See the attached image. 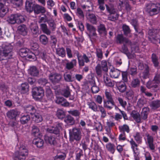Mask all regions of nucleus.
Masks as SVG:
<instances>
[{"label": "nucleus", "mask_w": 160, "mask_h": 160, "mask_svg": "<svg viewBox=\"0 0 160 160\" xmlns=\"http://www.w3.org/2000/svg\"><path fill=\"white\" fill-rule=\"evenodd\" d=\"M13 46L10 43L3 44L2 48H0V60L11 58L13 54Z\"/></svg>", "instance_id": "nucleus-1"}, {"label": "nucleus", "mask_w": 160, "mask_h": 160, "mask_svg": "<svg viewBox=\"0 0 160 160\" xmlns=\"http://www.w3.org/2000/svg\"><path fill=\"white\" fill-rule=\"evenodd\" d=\"M146 11L151 16L158 14L160 11V4L150 2L146 4Z\"/></svg>", "instance_id": "nucleus-2"}, {"label": "nucleus", "mask_w": 160, "mask_h": 160, "mask_svg": "<svg viewBox=\"0 0 160 160\" xmlns=\"http://www.w3.org/2000/svg\"><path fill=\"white\" fill-rule=\"evenodd\" d=\"M28 153L26 147L24 145H21L19 151L16 152L13 156L14 160H24Z\"/></svg>", "instance_id": "nucleus-3"}, {"label": "nucleus", "mask_w": 160, "mask_h": 160, "mask_svg": "<svg viewBox=\"0 0 160 160\" xmlns=\"http://www.w3.org/2000/svg\"><path fill=\"white\" fill-rule=\"evenodd\" d=\"M69 134L70 140L73 141L74 140L79 141L81 138V133L79 129L73 128L72 130L69 129Z\"/></svg>", "instance_id": "nucleus-4"}, {"label": "nucleus", "mask_w": 160, "mask_h": 160, "mask_svg": "<svg viewBox=\"0 0 160 160\" xmlns=\"http://www.w3.org/2000/svg\"><path fill=\"white\" fill-rule=\"evenodd\" d=\"M32 95L33 98L35 100H39L44 96V90L41 87H35L32 89Z\"/></svg>", "instance_id": "nucleus-5"}, {"label": "nucleus", "mask_w": 160, "mask_h": 160, "mask_svg": "<svg viewBox=\"0 0 160 160\" xmlns=\"http://www.w3.org/2000/svg\"><path fill=\"white\" fill-rule=\"evenodd\" d=\"M25 21L24 17L20 14L11 15L7 20L9 23L13 24L16 23H21Z\"/></svg>", "instance_id": "nucleus-6"}, {"label": "nucleus", "mask_w": 160, "mask_h": 160, "mask_svg": "<svg viewBox=\"0 0 160 160\" xmlns=\"http://www.w3.org/2000/svg\"><path fill=\"white\" fill-rule=\"evenodd\" d=\"M160 83V71L158 72L152 81H149L147 83L146 86L149 89L156 88L158 87L157 84Z\"/></svg>", "instance_id": "nucleus-7"}, {"label": "nucleus", "mask_w": 160, "mask_h": 160, "mask_svg": "<svg viewBox=\"0 0 160 160\" xmlns=\"http://www.w3.org/2000/svg\"><path fill=\"white\" fill-rule=\"evenodd\" d=\"M86 28L87 30L89 32L88 36L92 42L94 41L97 37L96 33V29L92 25L89 23H87Z\"/></svg>", "instance_id": "nucleus-8"}, {"label": "nucleus", "mask_w": 160, "mask_h": 160, "mask_svg": "<svg viewBox=\"0 0 160 160\" xmlns=\"http://www.w3.org/2000/svg\"><path fill=\"white\" fill-rule=\"evenodd\" d=\"M62 123H58L54 126H50L47 128V132L56 135H59L60 134V130L62 129Z\"/></svg>", "instance_id": "nucleus-9"}, {"label": "nucleus", "mask_w": 160, "mask_h": 160, "mask_svg": "<svg viewBox=\"0 0 160 160\" xmlns=\"http://www.w3.org/2000/svg\"><path fill=\"white\" fill-rule=\"evenodd\" d=\"M91 57V55L90 54L89 55L87 56L85 54H83L80 57H79L78 58V62L79 66H84V63H88L90 62V59Z\"/></svg>", "instance_id": "nucleus-10"}, {"label": "nucleus", "mask_w": 160, "mask_h": 160, "mask_svg": "<svg viewBox=\"0 0 160 160\" xmlns=\"http://www.w3.org/2000/svg\"><path fill=\"white\" fill-rule=\"evenodd\" d=\"M48 77L50 80L54 84L59 83L62 78L60 74L57 73H51L49 75Z\"/></svg>", "instance_id": "nucleus-11"}, {"label": "nucleus", "mask_w": 160, "mask_h": 160, "mask_svg": "<svg viewBox=\"0 0 160 160\" xmlns=\"http://www.w3.org/2000/svg\"><path fill=\"white\" fill-rule=\"evenodd\" d=\"M55 102L57 104L64 107H69L70 105L69 103L67 100L62 97H57L55 100Z\"/></svg>", "instance_id": "nucleus-12"}, {"label": "nucleus", "mask_w": 160, "mask_h": 160, "mask_svg": "<svg viewBox=\"0 0 160 160\" xmlns=\"http://www.w3.org/2000/svg\"><path fill=\"white\" fill-rule=\"evenodd\" d=\"M6 2L4 0H0V17H3L8 11V8L5 6Z\"/></svg>", "instance_id": "nucleus-13"}, {"label": "nucleus", "mask_w": 160, "mask_h": 160, "mask_svg": "<svg viewBox=\"0 0 160 160\" xmlns=\"http://www.w3.org/2000/svg\"><path fill=\"white\" fill-rule=\"evenodd\" d=\"M20 112L17 110L12 109L8 111L7 113V117L11 119L15 120L17 116Z\"/></svg>", "instance_id": "nucleus-14"}, {"label": "nucleus", "mask_w": 160, "mask_h": 160, "mask_svg": "<svg viewBox=\"0 0 160 160\" xmlns=\"http://www.w3.org/2000/svg\"><path fill=\"white\" fill-rule=\"evenodd\" d=\"M33 11L35 14H38L40 13H43L46 12L44 7L38 4L33 5Z\"/></svg>", "instance_id": "nucleus-15"}, {"label": "nucleus", "mask_w": 160, "mask_h": 160, "mask_svg": "<svg viewBox=\"0 0 160 160\" xmlns=\"http://www.w3.org/2000/svg\"><path fill=\"white\" fill-rule=\"evenodd\" d=\"M32 33L34 37L38 36L39 34V30L38 25L36 23H32L30 26Z\"/></svg>", "instance_id": "nucleus-16"}, {"label": "nucleus", "mask_w": 160, "mask_h": 160, "mask_svg": "<svg viewBox=\"0 0 160 160\" xmlns=\"http://www.w3.org/2000/svg\"><path fill=\"white\" fill-rule=\"evenodd\" d=\"M116 42L117 43L122 44L125 43L127 44L129 42V40L123 36L122 34H118L116 38Z\"/></svg>", "instance_id": "nucleus-17"}, {"label": "nucleus", "mask_w": 160, "mask_h": 160, "mask_svg": "<svg viewBox=\"0 0 160 160\" xmlns=\"http://www.w3.org/2000/svg\"><path fill=\"white\" fill-rule=\"evenodd\" d=\"M116 86L118 90L120 92L123 93L126 89V86L124 82L121 81L118 82L116 83Z\"/></svg>", "instance_id": "nucleus-18"}, {"label": "nucleus", "mask_w": 160, "mask_h": 160, "mask_svg": "<svg viewBox=\"0 0 160 160\" xmlns=\"http://www.w3.org/2000/svg\"><path fill=\"white\" fill-rule=\"evenodd\" d=\"M104 106L108 110L112 108L115 105V103L113 99L107 100L103 101Z\"/></svg>", "instance_id": "nucleus-19"}, {"label": "nucleus", "mask_w": 160, "mask_h": 160, "mask_svg": "<svg viewBox=\"0 0 160 160\" xmlns=\"http://www.w3.org/2000/svg\"><path fill=\"white\" fill-rule=\"evenodd\" d=\"M24 111L26 113L32 115L36 112L35 107L31 105H28L24 107Z\"/></svg>", "instance_id": "nucleus-20"}, {"label": "nucleus", "mask_w": 160, "mask_h": 160, "mask_svg": "<svg viewBox=\"0 0 160 160\" xmlns=\"http://www.w3.org/2000/svg\"><path fill=\"white\" fill-rule=\"evenodd\" d=\"M30 120V116L27 114H22L20 119V122L23 124L27 123Z\"/></svg>", "instance_id": "nucleus-21"}, {"label": "nucleus", "mask_w": 160, "mask_h": 160, "mask_svg": "<svg viewBox=\"0 0 160 160\" xmlns=\"http://www.w3.org/2000/svg\"><path fill=\"white\" fill-rule=\"evenodd\" d=\"M146 135L147 137V142L151 150H154L155 147L153 144V137L148 134H146Z\"/></svg>", "instance_id": "nucleus-22"}, {"label": "nucleus", "mask_w": 160, "mask_h": 160, "mask_svg": "<svg viewBox=\"0 0 160 160\" xmlns=\"http://www.w3.org/2000/svg\"><path fill=\"white\" fill-rule=\"evenodd\" d=\"M77 60L76 59H73L70 62H68L66 63L65 68L68 70H70L76 66Z\"/></svg>", "instance_id": "nucleus-23"}, {"label": "nucleus", "mask_w": 160, "mask_h": 160, "mask_svg": "<svg viewBox=\"0 0 160 160\" xmlns=\"http://www.w3.org/2000/svg\"><path fill=\"white\" fill-rule=\"evenodd\" d=\"M109 74L112 78H117L120 76V71L117 69H111L109 72Z\"/></svg>", "instance_id": "nucleus-24"}, {"label": "nucleus", "mask_w": 160, "mask_h": 160, "mask_svg": "<svg viewBox=\"0 0 160 160\" xmlns=\"http://www.w3.org/2000/svg\"><path fill=\"white\" fill-rule=\"evenodd\" d=\"M45 140L46 142H48L51 145H55L57 143V139L55 137L52 135L45 136Z\"/></svg>", "instance_id": "nucleus-25"}, {"label": "nucleus", "mask_w": 160, "mask_h": 160, "mask_svg": "<svg viewBox=\"0 0 160 160\" xmlns=\"http://www.w3.org/2000/svg\"><path fill=\"white\" fill-rule=\"evenodd\" d=\"M131 115L134 119L138 123L141 122V115L139 112L136 111H132L131 113Z\"/></svg>", "instance_id": "nucleus-26"}, {"label": "nucleus", "mask_w": 160, "mask_h": 160, "mask_svg": "<svg viewBox=\"0 0 160 160\" xmlns=\"http://www.w3.org/2000/svg\"><path fill=\"white\" fill-rule=\"evenodd\" d=\"M64 122L68 125H72L74 124L75 121L74 118L70 115L65 116L64 118Z\"/></svg>", "instance_id": "nucleus-27"}, {"label": "nucleus", "mask_w": 160, "mask_h": 160, "mask_svg": "<svg viewBox=\"0 0 160 160\" xmlns=\"http://www.w3.org/2000/svg\"><path fill=\"white\" fill-rule=\"evenodd\" d=\"M149 112V109L148 107L143 108L142 110L141 115L142 119L146 120L147 119L148 115Z\"/></svg>", "instance_id": "nucleus-28"}, {"label": "nucleus", "mask_w": 160, "mask_h": 160, "mask_svg": "<svg viewBox=\"0 0 160 160\" xmlns=\"http://www.w3.org/2000/svg\"><path fill=\"white\" fill-rule=\"evenodd\" d=\"M29 87L28 84L27 82H24L21 84L19 90L22 93H26L29 91Z\"/></svg>", "instance_id": "nucleus-29"}, {"label": "nucleus", "mask_w": 160, "mask_h": 160, "mask_svg": "<svg viewBox=\"0 0 160 160\" xmlns=\"http://www.w3.org/2000/svg\"><path fill=\"white\" fill-rule=\"evenodd\" d=\"M28 72L29 74L34 76H37L39 74V71L35 66L30 67L28 69Z\"/></svg>", "instance_id": "nucleus-30"}, {"label": "nucleus", "mask_w": 160, "mask_h": 160, "mask_svg": "<svg viewBox=\"0 0 160 160\" xmlns=\"http://www.w3.org/2000/svg\"><path fill=\"white\" fill-rule=\"evenodd\" d=\"M32 143L35 144L37 147L38 148H41L42 147L43 145V140L39 138H37L34 139L32 141Z\"/></svg>", "instance_id": "nucleus-31"}, {"label": "nucleus", "mask_w": 160, "mask_h": 160, "mask_svg": "<svg viewBox=\"0 0 160 160\" xmlns=\"http://www.w3.org/2000/svg\"><path fill=\"white\" fill-rule=\"evenodd\" d=\"M98 31L100 34H103L105 36L107 34V31L104 24H100L98 27Z\"/></svg>", "instance_id": "nucleus-32"}, {"label": "nucleus", "mask_w": 160, "mask_h": 160, "mask_svg": "<svg viewBox=\"0 0 160 160\" xmlns=\"http://www.w3.org/2000/svg\"><path fill=\"white\" fill-rule=\"evenodd\" d=\"M40 28L42 32L47 35H50L51 33L50 30L48 28L45 23H41L40 25Z\"/></svg>", "instance_id": "nucleus-33"}, {"label": "nucleus", "mask_w": 160, "mask_h": 160, "mask_svg": "<svg viewBox=\"0 0 160 160\" xmlns=\"http://www.w3.org/2000/svg\"><path fill=\"white\" fill-rule=\"evenodd\" d=\"M107 150L110 153L113 154L115 151V146L114 144L109 142L106 144Z\"/></svg>", "instance_id": "nucleus-34"}, {"label": "nucleus", "mask_w": 160, "mask_h": 160, "mask_svg": "<svg viewBox=\"0 0 160 160\" xmlns=\"http://www.w3.org/2000/svg\"><path fill=\"white\" fill-rule=\"evenodd\" d=\"M104 81L106 86L108 87H113L114 85V83L108 77V75L106 74L103 76Z\"/></svg>", "instance_id": "nucleus-35"}, {"label": "nucleus", "mask_w": 160, "mask_h": 160, "mask_svg": "<svg viewBox=\"0 0 160 160\" xmlns=\"http://www.w3.org/2000/svg\"><path fill=\"white\" fill-rule=\"evenodd\" d=\"M118 129L120 132L125 133V132H126L127 133H128L130 131L129 127L126 124L119 126Z\"/></svg>", "instance_id": "nucleus-36"}, {"label": "nucleus", "mask_w": 160, "mask_h": 160, "mask_svg": "<svg viewBox=\"0 0 160 160\" xmlns=\"http://www.w3.org/2000/svg\"><path fill=\"white\" fill-rule=\"evenodd\" d=\"M131 24L133 26L136 32L138 34H140L141 35L143 34L142 31L138 30V22L136 19H133L131 22Z\"/></svg>", "instance_id": "nucleus-37"}, {"label": "nucleus", "mask_w": 160, "mask_h": 160, "mask_svg": "<svg viewBox=\"0 0 160 160\" xmlns=\"http://www.w3.org/2000/svg\"><path fill=\"white\" fill-rule=\"evenodd\" d=\"M32 116V118L34 121L37 123L42 122V118L41 115L38 113H33Z\"/></svg>", "instance_id": "nucleus-38"}, {"label": "nucleus", "mask_w": 160, "mask_h": 160, "mask_svg": "<svg viewBox=\"0 0 160 160\" xmlns=\"http://www.w3.org/2000/svg\"><path fill=\"white\" fill-rule=\"evenodd\" d=\"M37 82L41 87H44L47 86L48 87V85H49L48 80L44 78H41L39 79Z\"/></svg>", "instance_id": "nucleus-39"}, {"label": "nucleus", "mask_w": 160, "mask_h": 160, "mask_svg": "<svg viewBox=\"0 0 160 160\" xmlns=\"http://www.w3.org/2000/svg\"><path fill=\"white\" fill-rule=\"evenodd\" d=\"M45 22H47L50 28L52 31L55 30L56 28V24L53 19H49V20H46Z\"/></svg>", "instance_id": "nucleus-40"}, {"label": "nucleus", "mask_w": 160, "mask_h": 160, "mask_svg": "<svg viewBox=\"0 0 160 160\" xmlns=\"http://www.w3.org/2000/svg\"><path fill=\"white\" fill-rule=\"evenodd\" d=\"M56 115L59 119L62 120L65 118L66 114L65 112L63 110L58 109L57 111Z\"/></svg>", "instance_id": "nucleus-41"}, {"label": "nucleus", "mask_w": 160, "mask_h": 160, "mask_svg": "<svg viewBox=\"0 0 160 160\" xmlns=\"http://www.w3.org/2000/svg\"><path fill=\"white\" fill-rule=\"evenodd\" d=\"M86 2L88 3V4H89V5H83L82 6V8L83 9L87 8L88 9L86 10L88 11H92L93 9V4L91 1L90 0H86Z\"/></svg>", "instance_id": "nucleus-42"}, {"label": "nucleus", "mask_w": 160, "mask_h": 160, "mask_svg": "<svg viewBox=\"0 0 160 160\" xmlns=\"http://www.w3.org/2000/svg\"><path fill=\"white\" fill-rule=\"evenodd\" d=\"M88 105L89 108L91 109L94 112L98 111V105H97L96 103L93 101L88 102Z\"/></svg>", "instance_id": "nucleus-43"}, {"label": "nucleus", "mask_w": 160, "mask_h": 160, "mask_svg": "<svg viewBox=\"0 0 160 160\" xmlns=\"http://www.w3.org/2000/svg\"><path fill=\"white\" fill-rule=\"evenodd\" d=\"M56 53L58 56L64 58L66 56V51L64 48H58L56 50Z\"/></svg>", "instance_id": "nucleus-44"}, {"label": "nucleus", "mask_w": 160, "mask_h": 160, "mask_svg": "<svg viewBox=\"0 0 160 160\" xmlns=\"http://www.w3.org/2000/svg\"><path fill=\"white\" fill-rule=\"evenodd\" d=\"M18 30L21 34L24 36L27 34L26 27L25 25H22L18 27Z\"/></svg>", "instance_id": "nucleus-45"}, {"label": "nucleus", "mask_w": 160, "mask_h": 160, "mask_svg": "<svg viewBox=\"0 0 160 160\" xmlns=\"http://www.w3.org/2000/svg\"><path fill=\"white\" fill-rule=\"evenodd\" d=\"M151 59L154 66L155 67H158L159 63L158 59V57L155 54L153 53L152 54Z\"/></svg>", "instance_id": "nucleus-46"}, {"label": "nucleus", "mask_w": 160, "mask_h": 160, "mask_svg": "<svg viewBox=\"0 0 160 160\" xmlns=\"http://www.w3.org/2000/svg\"><path fill=\"white\" fill-rule=\"evenodd\" d=\"M61 94L65 98L69 97L71 95L70 90L68 87L62 89L61 91Z\"/></svg>", "instance_id": "nucleus-47"}, {"label": "nucleus", "mask_w": 160, "mask_h": 160, "mask_svg": "<svg viewBox=\"0 0 160 160\" xmlns=\"http://www.w3.org/2000/svg\"><path fill=\"white\" fill-rule=\"evenodd\" d=\"M63 77L65 81L67 82H73L75 81L74 77H72L70 74H64Z\"/></svg>", "instance_id": "nucleus-48"}, {"label": "nucleus", "mask_w": 160, "mask_h": 160, "mask_svg": "<svg viewBox=\"0 0 160 160\" xmlns=\"http://www.w3.org/2000/svg\"><path fill=\"white\" fill-rule=\"evenodd\" d=\"M156 30L154 29H149L148 32V34L150 36L149 37V38L153 43H154V42L153 41V40L152 39V37L154 36H155L156 34H158L157 33H156Z\"/></svg>", "instance_id": "nucleus-49"}, {"label": "nucleus", "mask_w": 160, "mask_h": 160, "mask_svg": "<svg viewBox=\"0 0 160 160\" xmlns=\"http://www.w3.org/2000/svg\"><path fill=\"white\" fill-rule=\"evenodd\" d=\"M46 96L48 100H52L54 98L53 95L49 87L46 88Z\"/></svg>", "instance_id": "nucleus-50"}, {"label": "nucleus", "mask_w": 160, "mask_h": 160, "mask_svg": "<svg viewBox=\"0 0 160 160\" xmlns=\"http://www.w3.org/2000/svg\"><path fill=\"white\" fill-rule=\"evenodd\" d=\"M30 50L27 48H22L19 51V54L20 56L22 58H25L28 55V53Z\"/></svg>", "instance_id": "nucleus-51"}, {"label": "nucleus", "mask_w": 160, "mask_h": 160, "mask_svg": "<svg viewBox=\"0 0 160 160\" xmlns=\"http://www.w3.org/2000/svg\"><path fill=\"white\" fill-rule=\"evenodd\" d=\"M39 39L40 42L44 45H46L48 42V38L45 35H41Z\"/></svg>", "instance_id": "nucleus-52"}, {"label": "nucleus", "mask_w": 160, "mask_h": 160, "mask_svg": "<svg viewBox=\"0 0 160 160\" xmlns=\"http://www.w3.org/2000/svg\"><path fill=\"white\" fill-rule=\"evenodd\" d=\"M32 136L38 137L40 135L39 128L36 126H33L32 127Z\"/></svg>", "instance_id": "nucleus-53"}, {"label": "nucleus", "mask_w": 160, "mask_h": 160, "mask_svg": "<svg viewBox=\"0 0 160 160\" xmlns=\"http://www.w3.org/2000/svg\"><path fill=\"white\" fill-rule=\"evenodd\" d=\"M101 112V117L102 118H105L107 115L106 112L104 108L102 106L98 105V111L97 112Z\"/></svg>", "instance_id": "nucleus-54"}, {"label": "nucleus", "mask_w": 160, "mask_h": 160, "mask_svg": "<svg viewBox=\"0 0 160 160\" xmlns=\"http://www.w3.org/2000/svg\"><path fill=\"white\" fill-rule=\"evenodd\" d=\"M119 1V5L121 7H122L123 5L124 4L125 5L126 9L127 10L130 9V5L128 3V1L127 0H118Z\"/></svg>", "instance_id": "nucleus-55"}, {"label": "nucleus", "mask_w": 160, "mask_h": 160, "mask_svg": "<svg viewBox=\"0 0 160 160\" xmlns=\"http://www.w3.org/2000/svg\"><path fill=\"white\" fill-rule=\"evenodd\" d=\"M88 17L90 22L93 24L97 23V18L93 14L89 13L88 15Z\"/></svg>", "instance_id": "nucleus-56"}, {"label": "nucleus", "mask_w": 160, "mask_h": 160, "mask_svg": "<svg viewBox=\"0 0 160 160\" xmlns=\"http://www.w3.org/2000/svg\"><path fill=\"white\" fill-rule=\"evenodd\" d=\"M150 106L153 109H156L160 107V101H152L151 104Z\"/></svg>", "instance_id": "nucleus-57"}, {"label": "nucleus", "mask_w": 160, "mask_h": 160, "mask_svg": "<svg viewBox=\"0 0 160 160\" xmlns=\"http://www.w3.org/2000/svg\"><path fill=\"white\" fill-rule=\"evenodd\" d=\"M121 51L122 53L126 54L128 58H129L131 54L128 51L127 46L124 44L122 46Z\"/></svg>", "instance_id": "nucleus-58"}, {"label": "nucleus", "mask_w": 160, "mask_h": 160, "mask_svg": "<svg viewBox=\"0 0 160 160\" xmlns=\"http://www.w3.org/2000/svg\"><path fill=\"white\" fill-rule=\"evenodd\" d=\"M68 112L72 116L76 117H79L81 112L78 110H71L68 111Z\"/></svg>", "instance_id": "nucleus-59"}, {"label": "nucleus", "mask_w": 160, "mask_h": 160, "mask_svg": "<svg viewBox=\"0 0 160 160\" xmlns=\"http://www.w3.org/2000/svg\"><path fill=\"white\" fill-rule=\"evenodd\" d=\"M76 13V15L80 19H82L84 18L83 12L80 8H78L77 9Z\"/></svg>", "instance_id": "nucleus-60"}, {"label": "nucleus", "mask_w": 160, "mask_h": 160, "mask_svg": "<svg viewBox=\"0 0 160 160\" xmlns=\"http://www.w3.org/2000/svg\"><path fill=\"white\" fill-rule=\"evenodd\" d=\"M25 8L27 12H31L33 11V5L29 2H26Z\"/></svg>", "instance_id": "nucleus-61"}, {"label": "nucleus", "mask_w": 160, "mask_h": 160, "mask_svg": "<svg viewBox=\"0 0 160 160\" xmlns=\"http://www.w3.org/2000/svg\"><path fill=\"white\" fill-rule=\"evenodd\" d=\"M133 137L135 140L137 142H141L142 136L140 133L139 132H136V133L133 135Z\"/></svg>", "instance_id": "nucleus-62"}, {"label": "nucleus", "mask_w": 160, "mask_h": 160, "mask_svg": "<svg viewBox=\"0 0 160 160\" xmlns=\"http://www.w3.org/2000/svg\"><path fill=\"white\" fill-rule=\"evenodd\" d=\"M140 81L138 78L133 79L131 82V85L133 88H136L139 86Z\"/></svg>", "instance_id": "nucleus-63"}, {"label": "nucleus", "mask_w": 160, "mask_h": 160, "mask_svg": "<svg viewBox=\"0 0 160 160\" xmlns=\"http://www.w3.org/2000/svg\"><path fill=\"white\" fill-rule=\"evenodd\" d=\"M119 15L116 14H109L108 16V19L112 21H114L118 19Z\"/></svg>", "instance_id": "nucleus-64"}]
</instances>
